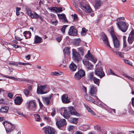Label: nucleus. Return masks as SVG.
Returning a JSON list of instances; mask_svg holds the SVG:
<instances>
[{
  "label": "nucleus",
  "instance_id": "38",
  "mask_svg": "<svg viewBox=\"0 0 134 134\" xmlns=\"http://www.w3.org/2000/svg\"><path fill=\"white\" fill-rule=\"evenodd\" d=\"M81 41V40L80 39L75 40L74 41V44L75 45H78Z\"/></svg>",
  "mask_w": 134,
  "mask_h": 134
},
{
  "label": "nucleus",
  "instance_id": "12",
  "mask_svg": "<svg viewBox=\"0 0 134 134\" xmlns=\"http://www.w3.org/2000/svg\"><path fill=\"white\" fill-rule=\"evenodd\" d=\"M134 41V30H132L130 34L128 39V42L130 44H131Z\"/></svg>",
  "mask_w": 134,
  "mask_h": 134
},
{
  "label": "nucleus",
  "instance_id": "9",
  "mask_svg": "<svg viewBox=\"0 0 134 134\" xmlns=\"http://www.w3.org/2000/svg\"><path fill=\"white\" fill-rule=\"evenodd\" d=\"M56 124L57 127L59 129H60L62 127L66 125L67 124L66 120L64 119H62L58 121Z\"/></svg>",
  "mask_w": 134,
  "mask_h": 134
},
{
  "label": "nucleus",
  "instance_id": "41",
  "mask_svg": "<svg viewBox=\"0 0 134 134\" xmlns=\"http://www.w3.org/2000/svg\"><path fill=\"white\" fill-rule=\"evenodd\" d=\"M60 72H52L51 73V74L52 75L57 76L60 75Z\"/></svg>",
  "mask_w": 134,
  "mask_h": 134
},
{
  "label": "nucleus",
  "instance_id": "28",
  "mask_svg": "<svg viewBox=\"0 0 134 134\" xmlns=\"http://www.w3.org/2000/svg\"><path fill=\"white\" fill-rule=\"evenodd\" d=\"M38 14L35 12H34V13H32L30 16L32 18L36 19Z\"/></svg>",
  "mask_w": 134,
  "mask_h": 134
},
{
  "label": "nucleus",
  "instance_id": "17",
  "mask_svg": "<svg viewBox=\"0 0 134 134\" xmlns=\"http://www.w3.org/2000/svg\"><path fill=\"white\" fill-rule=\"evenodd\" d=\"M51 95L48 97H43L42 98L43 100L47 105H48L49 104L51 99Z\"/></svg>",
  "mask_w": 134,
  "mask_h": 134
},
{
  "label": "nucleus",
  "instance_id": "19",
  "mask_svg": "<svg viewBox=\"0 0 134 134\" xmlns=\"http://www.w3.org/2000/svg\"><path fill=\"white\" fill-rule=\"evenodd\" d=\"M70 70L73 71H75L77 68V66L73 62H72L69 65Z\"/></svg>",
  "mask_w": 134,
  "mask_h": 134
},
{
  "label": "nucleus",
  "instance_id": "26",
  "mask_svg": "<svg viewBox=\"0 0 134 134\" xmlns=\"http://www.w3.org/2000/svg\"><path fill=\"white\" fill-rule=\"evenodd\" d=\"M77 72L82 77L85 75V71L83 70L80 69Z\"/></svg>",
  "mask_w": 134,
  "mask_h": 134
},
{
  "label": "nucleus",
  "instance_id": "62",
  "mask_svg": "<svg viewBox=\"0 0 134 134\" xmlns=\"http://www.w3.org/2000/svg\"><path fill=\"white\" fill-rule=\"evenodd\" d=\"M38 99V102H39V105H40V108H41L43 107V104H42V103H41V101H40V99Z\"/></svg>",
  "mask_w": 134,
  "mask_h": 134
},
{
  "label": "nucleus",
  "instance_id": "34",
  "mask_svg": "<svg viewBox=\"0 0 134 134\" xmlns=\"http://www.w3.org/2000/svg\"><path fill=\"white\" fill-rule=\"evenodd\" d=\"M85 99L87 101H91L92 98L90 96H88L87 95H86L85 96Z\"/></svg>",
  "mask_w": 134,
  "mask_h": 134
},
{
  "label": "nucleus",
  "instance_id": "2",
  "mask_svg": "<svg viewBox=\"0 0 134 134\" xmlns=\"http://www.w3.org/2000/svg\"><path fill=\"white\" fill-rule=\"evenodd\" d=\"M48 89L47 86L46 85L42 86L38 85L37 90V93L38 94H43L46 93L47 92V90Z\"/></svg>",
  "mask_w": 134,
  "mask_h": 134
},
{
  "label": "nucleus",
  "instance_id": "43",
  "mask_svg": "<svg viewBox=\"0 0 134 134\" xmlns=\"http://www.w3.org/2000/svg\"><path fill=\"white\" fill-rule=\"evenodd\" d=\"M110 33L113 39L116 38V37H117L116 36L114 35V32L113 31L111 30L110 31Z\"/></svg>",
  "mask_w": 134,
  "mask_h": 134
},
{
  "label": "nucleus",
  "instance_id": "56",
  "mask_svg": "<svg viewBox=\"0 0 134 134\" xmlns=\"http://www.w3.org/2000/svg\"><path fill=\"white\" fill-rule=\"evenodd\" d=\"M62 36H60L59 37H57L56 38L57 41L59 42L61 41L62 40Z\"/></svg>",
  "mask_w": 134,
  "mask_h": 134
},
{
  "label": "nucleus",
  "instance_id": "35",
  "mask_svg": "<svg viewBox=\"0 0 134 134\" xmlns=\"http://www.w3.org/2000/svg\"><path fill=\"white\" fill-rule=\"evenodd\" d=\"M87 30L85 28H83L81 32V35L82 36L85 35L86 34V32Z\"/></svg>",
  "mask_w": 134,
  "mask_h": 134
},
{
  "label": "nucleus",
  "instance_id": "11",
  "mask_svg": "<svg viewBox=\"0 0 134 134\" xmlns=\"http://www.w3.org/2000/svg\"><path fill=\"white\" fill-rule=\"evenodd\" d=\"M69 35L73 36H76L77 35V30L73 26L70 27L68 32Z\"/></svg>",
  "mask_w": 134,
  "mask_h": 134
},
{
  "label": "nucleus",
  "instance_id": "37",
  "mask_svg": "<svg viewBox=\"0 0 134 134\" xmlns=\"http://www.w3.org/2000/svg\"><path fill=\"white\" fill-rule=\"evenodd\" d=\"M112 51H113V52H115L116 54H117L120 57H122V58H123L124 57V55L123 54V53H122L121 52H115L114 49H113L112 50Z\"/></svg>",
  "mask_w": 134,
  "mask_h": 134
},
{
  "label": "nucleus",
  "instance_id": "45",
  "mask_svg": "<svg viewBox=\"0 0 134 134\" xmlns=\"http://www.w3.org/2000/svg\"><path fill=\"white\" fill-rule=\"evenodd\" d=\"M26 10L27 11V12L28 14L30 16L31 14L32 13L31 11L30 10V9L28 8H26Z\"/></svg>",
  "mask_w": 134,
  "mask_h": 134
},
{
  "label": "nucleus",
  "instance_id": "20",
  "mask_svg": "<svg viewBox=\"0 0 134 134\" xmlns=\"http://www.w3.org/2000/svg\"><path fill=\"white\" fill-rule=\"evenodd\" d=\"M42 40V38L36 35L35 37L34 42L35 44L40 43Z\"/></svg>",
  "mask_w": 134,
  "mask_h": 134
},
{
  "label": "nucleus",
  "instance_id": "42",
  "mask_svg": "<svg viewBox=\"0 0 134 134\" xmlns=\"http://www.w3.org/2000/svg\"><path fill=\"white\" fill-rule=\"evenodd\" d=\"M67 26H68L67 25H64L63 26V27L61 29V31L63 34H65V29Z\"/></svg>",
  "mask_w": 134,
  "mask_h": 134
},
{
  "label": "nucleus",
  "instance_id": "60",
  "mask_svg": "<svg viewBox=\"0 0 134 134\" xmlns=\"http://www.w3.org/2000/svg\"><path fill=\"white\" fill-rule=\"evenodd\" d=\"M82 88L83 91H84L86 93H87V88L86 87H85L84 86H82Z\"/></svg>",
  "mask_w": 134,
  "mask_h": 134
},
{
  "label": "nucleus",
  "instance_id": "25",
  "mask_svg": "<svg viewBox=\"0 0 134 134\" xmlns=\"http://www.w3.org/2000/svg\"><path fill=\"white\" fill-rule=\"evenodd\" d=\"M95 77L94 76L93 72H91L89 73L88 75V79L91 81H92L94 77Z\"/></svg>",
  "mask_w": 134,
  "mask_h": 134
},
{
  "label": "nucleus",
  "instance_id": "27",
  "mask_svg": "<svg viewBox=\"0 0 134 134\" xmlns=\"http://www.w3.org/2000/svg\"><path fill=\"white\" fill-rule=\"evenodd\" d=\"M82 77L79 75L77 72L75 74L74 76V78L77 80H79Z\"/></svg>",
  "mask_w": 134,
  "mask_h": 134
},
{
  "label": "nucleus",
  "instance_id": "50",
  "mask_svg": "<svg viewBox=\"0 0 134 134\" xmlns=\"http://www.w3.org/2000/svg\"><path fill=\"white\" fill-rule=\"evenodd\" d=\"M58 20H56L55 21H53L52 20L51 21V23H52L53 25H54L55 26H56L57 24Z\"/></svg>",
  "mask_w": 134,
  "mask_h": 134
},
{
  "label": "nucleus",
  "instance_id": "24",
  "mask_svg": "<svg viewBox=\"0 0 134 134\" xmlns=\"http://www.w3.org/2000/svg\"><path fill=\"white\" fill-rule=\"evenodd\" d=\"M92 81H93L94 83L97 85L98 86H99L100 82L99 79L95 77H94V79H93Z\"/></svg>",
  "mask_w": 134,
  "mask_h": 134
},
{
  "label": "nucleus",
  "instance_id": "14",
  "mask_svg": "<svg viewBox=\"0 0 134 134\" xmlns=\"http://www.w3.org/2000/svg\"><path fill=\"white\" fill-rule=\"evenodd\" d=\"M68 111L69 113L71 115H73L77 116H79L80 114L77 113L74 108L72 107H70L68 108Z\"/></svg>",
  "mask_w": 134,
  "mask_h": 134
},
{
  "label": "nucleus",
  "instance_id": "15",
  "mask_svg": "<svg viewBox=\"0 0 134 134\" xmlns=\"http://www.w3.org/2000/svg\"><path fill=\"white\" fill-rule=\"evenodd\" d=\"M114 47L116 48H119L120 47V43L117 37L113 39Z\"/></svg>",
  "mask_w": 134,
  "mask_h": 134
},
{
  "label": "nucleus",
  "instance_id": "16",
  "mask_svg": "<svg viewBox=\"0 0 134 134\" xmlns=\"http://www.w3.org/2000/svg\"><path fill=\"white\" fill-rule=\"evenodd\" d=\"M14 100L15 103L16 105H19L21 104L23 100L21 97L18 96L16 97Z\"/></svg>",
  "mask_w": 134,
  "mask_h": 134
},
{
  "label": "nucleus",
  "instance_id": "36",
  "mask_svg": "<svg viewBox=\"0 0 134 134\" xmlns=\"http://www.w3.org/2000/svg\"><path fill=\"white\" fill-rule=\"evenodd\" d=\"M88 56L89 57V58L90 59V60L92 61H93V62L94 63H96L97 60L96 59L94 58L91 55V54L90 53H89L88 55Z\"/></svg>",
  "mask_w": 134,
  "mask_h": 134
},
{
  "label": "nucleus",
  "instance_id": "31",
  "mask_svg": "<svg viewBox=\"0 0 134 134\" xmlns=\"http://www.w3.org/2000/svg\"><path fill=\"white\" fill-rule=\"evenodd\" d=\"M101 2L100 0H97L96 1L95 4V7L96 8H98L100 6Z\"/></svg>",
  "mask_w": 134,
  "mask_h": 134
},
{
  "label": "nucleus",
  "instance_id": "51",
  "mask_svg": "<svg viewBox=\"0 0 134 134\" xmlns=\"http://www.w3.org/2000/svg\"><path fill=\"white\" fill-rule=\"evenodd\" d=\"M1 75H2L4 77L7 78H9V79H13V76H7L6 75H4V74H1Z\"/></svg>",
  "mask_w": 134,
  "mask_h": 134
},
{
  "label": "nucleus",
  "instance_id": "57",
  "mask_svg": "<svg viewBox=\"0 0 134 134\" xmlns=\"http://www.w3.org/2000/svg\"><path fill=\"white\" fill-rule=\"evenodd\" d=\"M18 64L19 65H31V64L30 63H21L20 62H19L18 63Z\"/></svg>",
  "mask_w": 134,
  "mask_h": 134
},
{
  "label": "nucleus",
  "instance_id": "18",
  "mask_svg": "<svg viewBox=\"0 0 134 134\" xmlns=\"http://www.w3.org/2000/svg\"><path fill=\"white\" fill-rule=\"evenodd\" d=\"M102 40L104 42V43L108 47H109L110 48H111L109 44V43L108 39L107 36L104 35H103V37L102 38Z\"/></svg>",
  "mask_w": 134,
  "mask_h": 134
},
{
  "label": "nucleus",
  "instance_id": "6",
  "mask_svg": "<svg viewBox=\"0 0 134 134\" xmlns=\"http://www.w3.org/2000/svg\"><path fill=\"white\" fill-rule=\"evenodd\" d=\"M95 74L100 78L105 75L103 71V68L101 66L97 68L95 70Z\"/></svg>",
  "mask_w": 134,
  "mask_h": 134
},
{
  "label": "nucleus",
  "instance_id": "3",
  "mask_svg": "<svg viewBox=\"0 0 134 134\" xmlns=\"http://www.w3.org/2000/svg\"><path fill=\"white\" fill-rule=\"evenodd\" d=\"M118 25L119 29L123 32H126L128 26L126 23L122 21L119 22L118 24Z\"/></svg>",
  "mask_w": 134,
  "mask_h": 134
},
{
  "label": "nucleus",
  "instance_id": "53",
  "mask_svg": "<svg viewBox=\"0 0 134 134\" xmlns=\"http://www.w3.org/2000/svg\"><path fill=\"white\" fill-rule=\"evenodd\" d=\"M124 62L126 63L131 65L132 63L130 62V61L127 60L125 59L124 60Z\"/></svg>",
  "mask_w": 134,
  "mask_h": 134
},
{
  "label": "nucleus",
  "instance_id": "54",
  "mask_svg": "<svg viewBox=\"0 0 134 134\" xmlns=\"http://www.w3.org/2000/svg\"><path fill=\"white\" fill-rule=\"evenodd\" d=\"M126 37L125 36H124L123 37V43L124 46H125L126 47Z\"/></svg>",
  "mask_w": 134,
  "mask_h": 134
},
{
  "label": "nucleus",
  "instance_id": "29",
  "mask_svg": "<svg viewBox=\"0 0 134 134\" xmlns=\"http://www.w3.org/2000/svg\"><path fill=\"white\" fill-rule=\"evenodd\" d=\"M70 48L69 47H65L63 49L64 53L66 54H69L70 52Z\"/></svg>",
  "mask_w": 134,
  "mask_h": 134
},
{
  "label": "nucleus",
  "instance_id": "1",
  "mask_svg": "<svg viewBox=\"0 0 134 134\" xmlns=\"http://www.w3.org/2000/svg\"><path fill=\"white\" fill-rule=\"evenodd\" d=\"M7 132H10L12 131L15 128V126L13 124L5 121L3 122Z\"/></svg>",
  "mask_w": 134,
  "mask_h": 134
},
{
  "label": "nucleus",
  "instance_id": "61",
  "mask_svg": "<svg viewBox=\"0 0 134 134\" xmlns=\"http://www.w3.org/2000/svg\"><path fill=\"white\" fill-rule=\"evenodd\" d=\"M56 7H53L50 10L51 11H53V12H54L56 13Z\"/></svg>",
  "mask_w": 134,
  "mask_h": 134
},
{
  "label": "nucleus",
  "instance_id": "21",
  "mask_svg": "<svg viewBox=\"0 0 134 134\" xmlns=\"http://www.w3.org/2000/svg\"><path fill=\"white\" fill-rule=\"evenodd\" d=\"M23 34L26 39L30 38L31 36V33L29 31H25L24 32Z\"/></svg>",
  "mask_w": 134,
  "mask_h": 134
},
{
  "label": "nucleus",
  "instance_id": "10",
  "mask_svg": "<svg viewBox=\"0 0 134 134\" xmlns=\"http://www.w3.org/2000/svg\"><path fill=\"white\" fill-rule=\"evenodd\" d=\"M44 132L46 134H55L56 131L52 127H47L44 128Z\"/></svg>",
  "mask_w": 134,
  "mask_h": 134
},
{
  "label": "nucleus",
  "instance_id": "46",
  "mask_svg": "<svg viewBox=\"0 0 134 134\" xmlns=\"http://www.w3.org/2000/svg\"><path fill=\"white\" fill-rule=\"evenodd\" d=\"M88 65V67H86L87 69L89 70L92 69L93 68V65L91 64L90 63H89Z\"/></svg>",
  "mask_w": 134,
  "mask_h": 134
},
{
  "label": "nucleus",
  "instance_id": "8",
  "mask_svg": "<svg viewBox=\"0 0 134 134\" xmlns=\"http://www.w3.org/2000/svg\"><path fill=\"white\" fill-rule=\"evenodd\" d=\"M80 6L86 12L90 13L92 11V10L91 7L87 4H85L84 3L82 2L81 3H80Z\"/></svg>",
  "mask_w": 134,
  "mask_h": 134
},
{
  "label": "nucleus",
  "instance_id": "33",
  "mask_svg": "<svg viewBox=\"0 0 134 134\" xmlns=\"http://www.w3.org/2000/svg\"><path fill=\"white\" fill-rule=\"evenodd\" d=\"M34 116L35 117V120L36 121H39L41 119L40 115L38 114H34Z\"/></svg>",
  "mask_w": 134,
  "mask_h": 134
},
{
  "label": "nucleus",
  "instance_id": "44",
  "mask_svg": "<svg viewBox=\"0 0 134 134\" xmlns=\"http://www.w3.org/2000/svg\"><path fill=\"white\" fill-rule=\"evenodd\" d=\"M56 13L60 12H62L63 11L62 8L60 7H56Z\"/></svg>",
  "mask_w": 134,
  "mask_h": 134
},
{
  "label": "nucleus",
  "instance_id": "32",
  "mask_svg": "<svg viewBox=\"0 0 134 134\" xmlns=\"http://www.w3.org/2000/svg\"><path fill=\"white\" fill-rule=\"evenodd\" d=\"M78 51L80 52L81 54L82 55H84L83 51L84 50V48L82 47H81L77 48Z\"/></svg>",
  "mask_w": 134,
  "mask_h": 134
},
{
  "label": "nucleus",
  "instance_id": "4",
  "mask_svg": "<svg viewBox=\"0 0 134 134\" xmlns=\"http://www.w3.org/2000/svg\"><path fill=\"white\" fill-rule=\"evenodd\" d=\"M37 107V104L35 100H31L29 102L28 108L30 110L35 111L36 110Z\"/></svg>",
  "mask_w": 134,
  "mask_h": 134
},
{
  "label": "nucleus",
  "instance_id": "22",
  "mask_svg": "<svg viewBox=\"0 0 134 134\" xmlns=\"http://www.w3.org/2000/svg\"><path fill=\"white\" fill-rule=\"evenodd\" d=\"M9 109V107L7 106L2 107L0 109V111L1 113H6L8 112Z\"/></svg>",
  "mask_w": 134,
  "mask_h": 134
},
{
  "label": "nucleus",
  "instance_id": "58",
  "mask_svg": "<svg viewBox=\"0 0 134 134\" xmlns=\"http://www.w3.org/2000/svg\"><path fill=\"white\" fill-rule=\"evenodd\" d=\"M8 96L10 98L12 99L13 98V95L11 93H8Z\"/></svg>",
  "mask_w": 134,
  "mask_h": 134
},
{
  "label": "nucleus",
  "instance_id": "23",
  "mask_svg": "<svg viewBox=\"0 0 134 134\" xmlns=\"http://www.w3.org/2000/svg\"><path fill=\"white\" fill-rule=\"evenodd\" d=\"M68 113V110L67 109H65L64 111L63 116L66 119H68L70 117V115Z\"/></svg>",
  "mask_w": 134,
  "mask_h": 134
},
{
  "label": "nucleus",
  "instance_id": "13",
  "mask_svg": "<svg viewBox=\"0 0 134 134\" xmlns=\"http://www.w3.org/2000/svg\"><path fill=\"white\" fill-rule=\"evenodd\" d=\"M62 102L64 103L67 104L70 102V99L67 94H64L62 97Z\"/></svg>",
  "mask_w": 134,
  "mask_h": 134
},
{
  "label": "nucleus",
  "instance_id": "48",
  "mask_svg": "<svg viewBox=\"0 0 134 134\" xmlns=\"http://www.w3.org/2000/svg\"><path fill=\"white\" fill-rule=\"evenodd\" d=\"M52 111L51 113V115L52 116H54L55 114V108H53L52 109Z\"/></svg>",
  "mask_w": 134,
  "mask_h": 134
},
{
  "label": "nucleus",
  "instance_id": "55",
  "mask_svg": "<svg viewBox=\"0 0 134 134\" xmlns=\"http://www.w3.org/2000/svg\"><path fill=\"white\" fill-rule=\"evenodd\" d=\"M16 113L18 114L19 115L21 116H23L25 118H26V116L25 115H24L23 114V113H21L20 112L18 111H17Z\"/></svg>",
  "mask_w": 134,
  "mask_h": 134
},
{
  "label": "nucleus",
  "instance_id": "49",
  "mask_svg": "<svg viewBox=\"0 0 134 134\" xmlns=\"http://www.w3.org/2000/svg\"><path fill=\"white\" fill-rule=\"evenodd\" d=\"M84 105L85 108H86L87 109L88 112H90L92 110L91 108L90 107H89L87 105L85 104H84Z\"/></svg>",
  "mask_w": 134,
  "mask_h": 134
},
{
  "label": "nucleus",
  "instance_id": "52",
  "mask_svg": "<svg viewBox=\"0 0 134 134\" xmlns=\"http://www.w3.org/2000/svg\"><path fill=\"white\" fill-rule=\"evenodd\" d=\"M124 76L132 81H134V78H132V77L130 76H127L126 74L124 75Z\"/></svg>",
  "mask_w": 134,
  "mask_h": 134
},
{
  "label": "nucleus",
  "instance_id": "47",
  "mask_svg": "<svg viewBox=\"0 0 134 134\" xmlns=\"http://www.w3.org/2000/svg\"><path fill=\"white\" fill-rule=\"evenodd\" d=\"M83 62L84 64L85 65L86 67H88L87 65L89 63L88 61L85 60H83Z\"/></svg>",
  "mask_w": 134,
  "mask_h": 134
},
{
  "label": "nucleus",
  "instance_id": "30",
  "mask_svg": "<svg viewBox=\"0 0 134 134\" xmlns=\"http://www.w3.org/2000/svg\"><path fill=\"white\" fill-rule=\"evenodd\" d=\"M71 122L75 124H76L77 122L78 119L76 118H71Z\"/></svg>",
  "mask_w": 134,
  "mask_h": 134
},
{
  "label": "nucleus",
  "instance_id": "39",
  "mask_svg": "<svg viewBox=\"0 0 134 134\" xmlns=\"http://www.w3.org/2000/svg\"><path fill=\"white\" fill-rule=\"evenodd\" d=\"M58 17L59 19H63L66 17L65 15L64 14H58Z\"/></svg>",
  "mask_w": 134,
  "mask_h": 134
},
{
  "label": "nucleus",
  "instance_id": "59",
  "mask_svg": "<svg viewBox=\"0 0 134 134\" xmlns=\"http://www.w3.org/2000/svg\"><path fill=\"white\" fill-rule=\"evenodd\" d=\"M74 127L73 126L70 125L68 128V130L69 131H70L71 130H72Z\"/></svg>",
  "mask_w": 134,
  "mask_h": 134
},
{
  "label": "nucleus",
  "instance_id": "64",
  "mask_svg": "<svg viewBox=\"0 0 134 134\" xmlns=\"http://www.w3.org/2000/svg\"><path fill=\"white\" fill-rule=\"evenodd\" d=\"M131 101L132 105L134 107V97L132 98Z\"/></svg>",
  "mask_w": 134,
  "mask_h": 134
},
{
  "label": "nucleus",
  "instance_id": "63",
  "mask_svg": "<svg viewBox=\"0 0 134 134\" xmlns=\"http://www.w3.org/2000/svg\"><path fill=\"white\" fill-rule=\"evenodd\" d=\"M73 18L74 20H77V16L76 14H75L73 16Z\"/></svg>",
  "mask_w": 134,
  "mask_h": 134
},
{
  "label": "nucleus",
  "instance_id": "40",
  "mask_svg": "<svg viewBox=\"0 0 134 134\" xmlns=\"http://www.w3.org/2000/svg\"><path fill=\"white\" fill-rule=\"evenodd\" d=\"M23 92L26 96H28L30 94L29 91L25 89L23 90Z\"/></svg>",
  "mask_w": 134,
  "mask_h": 134
},
{
  "label": "nucleus",
  "instance_id": "7",
  "mask_svg": "<svg viewBox=\"0 0 134 134\" xmlns=\"http://www.w3.org/2000/svg\"><path fill=\"white\" fill-rule=\"evenodd\" d=\"M97 92V87L93 85H91L89 91L90 94L92 96L96 97L97 99L99 100L98 97L96 96Z\"/></svg>",
  "mask_w": 134,
  "mask_h": 134
},
{
  "label": "nucleus",
  "instance_id": "5",
  "mask_svg": "<svg viewBox=\"0 0 134 134\" xmlns=\"http://www.w3.org/2000/svg\"><path fill=\"white\" fill-rule=\"evenodd\" d=\"M72 50V58L75 62L78 63L81 59L80 55L75 49H73Z\"/></svg>",
  "mask_w": 134,
  "mask_h": 134
}]
</instances>
